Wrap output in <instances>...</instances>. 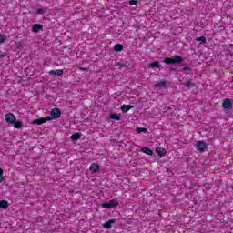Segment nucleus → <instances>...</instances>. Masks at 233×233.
<instances>
[{
  "instance_id": "nucleus-22",
  "label": "nucleus",
  "mask_w": 233,
  "mask_h": 233,
  "mask_svg": "<svg viewBox=\"0 0 233 233\" xmlns=\"http://www.w3.org/2000/svg\"><path fill=\"white\" fill-rule=\"evenodd\" d=\"M195 41H198L199 43H207V37L205 35L200 36V37H196Z\"/></svg>"
},
{
  "instance_id": "nucleus-18",
  "label": "nucleus",
  "mask_w": 233,
  "mask_h": 233,
  "mask_svg": "<svg viewBox=\"0 0 233 233\" xmlns=\"http://www.w3.org/2000/svg\"><path fill=\"white\" fill-rule=\"evenodd\" d=\"M8 201L6 200H1L0 201V208H2L3 210H6V208H8Z\"/></svg>"
},
{
  "instance_id": "nucleus-6",
  "label": "nucleus",
  "mask_w": 233,
  "mask_h": 233,
  "mask_svg": "<svg viewBox=\"0 0 233 233\" xmlns=\"http://www.w3.org/2000/svg\"><path fill=\"white\" fill-rule=\"evenodd\" d=\"M16 117L13 113H7L5 115V121L6 123H9V125H13L15 121H16Z\"/></svg>"
},
{
  "instance_id": "nucleus-9",
  "label": "nucleus",
  "mask_w": 233,
  "mask_h": 233,
  "mask_svg": "<svg viewBox=\"0 0 233 233\" xmlns=\"http://www.w3.org/2000/svg\"><path fill=\"white\" fill-rule=\"evenodd\" d=\"M156 154H157L159 157H165L167 156V149L157 147L156 148Z\"/></svg>"
},
{
  "instance_id": "nucleus-36",
  "label": "nucleus",
  "mask_w": 233,
  "mask_h": 233,
  "mask_svg": "<svg viewBox=\"0 0 233 233\" xmlns=\"http://www.w3.org/2000/svg\"><path fill=\"white\" fill-rule=\"evenodd\" d=\"M232 47H233V45H232V44H230V45H229V48H232Z\"/></svg>"
},
{
  "instance_id": "nucleus-27",
  "label": "nucleus",
  "mask_w": 233,
  "mask_h": 233,
  "mask_svg": "<svg viewBox=\"0 0 233 233\" xmlns=\"http://www.w3.org/2000/svg\"><path fill=\"white\" fill-rule=\"evenodd\" d=\"M42 119L44 120V123H46V121H52L54 118L52 116H46V117H42Z\"/></svg>"
},
{
  "instance_id": "nucleus-23",
  "label": "nucleus",
  "mask_w": 233,
  "mask_h": 233,
  "mask_svg": "<svg viewBox=\"0 0 233 233\" xmlns=\"http://www.w3.org/2000/svg\"><path fill=\"white\" fill-rule=\"evenodd\" d=\"M43 123H45V121L43 120V117H42L39 119L33 120L32 125H43Z\"/></svg>"
},
{
  "instance_id": "nucleus-20",
  "label": "nucleus",
  "mask_w": 233,
  "mask_h": 233,
  "mask_svg": "<svg viewBox=\"0 0 233 233\" xmlns=\"http://www.w3.org/2000/svg\"><path fill=\"white\" fill-rule=\"evenodd\" d=\"M13 127H15V128L19 129L23 127V122L21 121H14V123L12 124Z\"/></svg>"
},
{
  "instance_id": "nucleus-15",
  "label": "nucleus",
  "mask_w": 233,
  "mask_h": 233,
  "mask_svg": "<svg viewBox=\"0 0 233 233\" xmlns=\"http://www.w3.org/2000/svg\"><path fill=\"white\" fill-rule=\"evenodd\" d=\"M147 68H161V64H159L158 61H155V62L149 63L147 65Z\"/></svg>"
},
{
  "instance_id": "nucleus-19",
  "label": "nucleus",
  "mask_w": 233,
  "mask_h": 233,
  "mask_svg": "<svg viewBox=\"0 0 233 233\" xmlns=\"http://www.w3.org/2000/svg\"><path fill=\"white\" fill-rule=\"evenodd\" d=\"M113 50L115 52H122L123 50V46L121 44H116L113 47Z\"/></svg>"
},
{
  "instance_id": "nucleus-5",
  "label": "nucleus",
  "mask_w": 233,
  "mask_h": 233,
  "mask_svg": "<svg viewBox=\"0 0 233 233\" xmlns=\"http://www.w3.org/2000/svg\"><path fill=\"white\" fill-rule=\"evenodd\" d=\"M222 108H224V110H230V108H232V100H230V98L224 99Z\"/></svg>"
},
{
  "instance_id": "nucleus-2",
  "label": "nucleus",
  "mask_w": 233,
  "mask_h": 233,
  "mask_svg": "<svg viewBox=\"0 0 233 233\" xmlns=\"http://www.w3.org/2000/svg\"><path fill=\"white\" fill-rule=\"evenodd\" d=\"M102 208H116V207H119L118 199H111L108 202H104L101 204Z\"/></svg>"
},
{
  "instance_id": "nucleus-12",
  "label": "nucleus",
  "mask_w": 233,
  "mask_h": 233,
  "mask_svg": "<svg viewBox=\"0 0 233 233\" xmlns=\"http://www.w3.org/2000/svg\"><path fill=\"white\" fill-rule=\"evenodd\" d=\"M32 30H33L34 34H37V32H39L40 30H43V25L35 24L32 26Z\"/></svg>"
},
{
  "instance_id": "nucleus-14",
  "label": "nucleus",
  "mask_w": 233,
  "mask_h": 233,
  "mask_svg": "<svg viewBox=\"0 0 233 233\" xmlns=\"http://www.w3.org/2000/svg\"><path fill=\"white\" fill-rule=\"evenodd\" d=\"M109 119H113L114 121H121V116L117 113H111L109 115Z\"/></svg>"
},
{
  "instance_id": "nucleus-30",
  "label": "nucleus",
  "mask_w": 233,
  "mask_h": 233,
  "mask_svg": "<svg viewBox=\"0 0 233 233\" xmlns=\"http://www.w3.org/2000/svg\"><path fill=\"white\" fill-rule=\"evenodd\" d=\"M17 49H18V50H23V43L18 42V44H17Z\"/></svg>"
},
{
  "instance_id": "nucleus-32",
  "label": "nucleus",
  "mask_w": 233,
  "mask_h": 233,
  "mask_svg": "<svg viewBox=\"0 0 233 233\" xmlns=\"http://www.w3.org/2000/svg\"><path fill=\"white\" fill-rule=\"evenodd\" d=\"M117 66H120V68H125V67H127V65L122 64V63H117Z\"/></svg>"
},
{
  "instance_id": "nucleus-24",
  "label": "nucleus",
  "mask_w": 233,
  "mask_h": 233,
  "mask_svg": "<svg viewBox=\"0 0 233 233\" xmlns=\"http://www.w3.org/2000/svg\"><path fill=\"white\" fill-rule=\"evenodd\" d=\"M47 10H48V7H46V8H39V9H37L36 14H38V15H43V14H45L46 12H47Z\"/></svg>"
},
{
  "instance_id": "nucleus-3",
  "label": "nucleus",
  "mask_w": 233,
  "mask_h": 233,
  "mask_svg": "<svg viewBox=\"0 0 233 233\" xmlns=\"http://www.w3.org/2000/svg\"><path fill=\"white\" fill-rule=\"evenodd\" d=\"M196 148L198 152H205L208 148V145L205 141H198L196 144Z\"/></svg>"
},
{
  "instance_id": "nucleus-28",
  "label": "nucleus",
  "mask_w": 233,
  "mask_h": 233,
  "mask_svg": "<svg viewBox=\"0 0 233 233\" xmlns=\"http://www.w3.org/2000/svg\"><path fill=\"white\" fill-rule=\"evenodd\" d=\"M138 1L137 0H129L128 5L129 6H134L135 5H137Z\"/></svg>"
},
{
  "instance_id": "nucleus-4",
  "label": "nucleus",
  "mask_w": 233,
  "mask_h": 233,
  "mask_svg": "<svg viewBox=\"0 0 233 233\" xmlns=\"http://www.w3.org/2000/svg\"><path fill=\"white\" fill-rule=\"evenodd\" d=\"M50 114L54 119H59L61 117V109L55 107L51 110Z\"/></svg>"
},
{
  "instance_id": "nucleus-11",
  "label": "nucleus",
  "mask_w": 233,
  "mask_h": 233,
  "mask_svg": "<svg viewBox=\"0 0 233 233\" xmlns=\"http://www.w3.org/2000/svg\"><path fill=\"white\" fill-rule=\"evenodd\" d=\"M141 152H143L144 154H147V156H154V151L150 149V147H143L141 148Z\"/></svg>"
},
{
  "instance_id": "nucleus-1",
  "label": "nucleus",
  "mask_w": 233,
  "mask_h": 233,
  "mask_svg": "<svg viewBox=\"0 0 233 233\" xmlns=\"http://www.w3.org/2000/svg\"><path fill=\"white\" fill-rule=\"evenodd\" d=\"M185 58L177 55L172 56L171 57H166L164 59L165 65H183Z\"/></svg>"
},
{
  "instance_id": "nucleus-26",
  "label": "nucleus",
  "mask_w": 233,
  "mask_h": 233,
  "mask_svg": "<svg viewBox=\"0 0 233 233\" xmlns=\"http://www.w3.org/2000/svg\"><path fill=\"white\" fill-rule=\"evenodd\" d=\"M3 174H5V170L0 167V183H3V181H5V176H3Z\"/></svg>"
},
{
  "instance_id": "nucleus-34",
  "label": "nucleus",
  "mask_w": 233,
  "mask_h": 233,
  "mask_svg": "<svg viewBox=\"0 0 233 233\" xmlns=\"http://www.w3.org/2000/svg\"><path fill=\"white\" fill-rule=\"evenodd\" d=\"M170 71L171 72H177V69L174 68V67H170Z\"/></svg>"
},
{
  "instance_id": "nucleus-35",
  "label": "nucleus",
  "mask_w": 233,
  "mask_h": 233,
  "mask_svg": "<svg viewBox=\"0 0 233 233\" xmlns=\"http://www.w3.org/2000/svg\"><path fill=\"white\" fill-rule=\"evenodd\" d=\"M3 57H6V55H5V54H0V58L3 59Z\"/></svg>"
},
{
  "instance_id": "nucleus-21",
  "label": "nucleus",
  "mask_w": 233,
  "mask_h": 233,
  "mask_svg": "<svg viewBox=\"0 0 233 233\" xmlns=\"http://www.w3.org/2000/svg\"><path fill=\"white\" fill-rule=\"evenodd\" d=\"M185 86H187V88L190 89V88H194V86H196V84L192 81H187L185 83Z\"/></svg>"
},
{
  "instance_id": "nucleus-33",
  "label": "nucleus",
  "mask_w": 233,
  "mask_h": 233,
  "mask_svg": "<svg viewBox=\"0 0 233 233\" xmlns=\"http://www.w3.org/2000/svg\"><path fill=\"white\" fill-rule=\"evenodd\" d=\"M5 35H0V43H5Z\"/></svg>"
},
{
  "instance_id": "nucleus-8",
  "label": "nucleus",
  "mask_w": 233,
  "mask_h": 233,
  "mask_svg": "<svg viewBox=\"0 0 233 233\" xmlns=\"http://www.w3.org/2000/svg\"><path fill=\"white\" fill-rule=\"evenodd\" d=\"M117 219L113 218L108 220L107 222L103 224V228H106L107 230H110V228H112V225H114V223H116Z\"/></svg>"
},
{
  "instance_id": "nucleus-13",
  "label": "nucleus",
  "mask_w": 233,
  "mask_h": 233,
  "mask_svg": "<svg viewBox=\"0 0 233 233\" xmlns=\"http://www.w3.org/2000/svg\"><path fill=\"white\" fill-rule=\"evenodd\" d=\"M134 108L133 105H123L121 106V110L124 114H127L129 110H132Z\"/></svg>"
},
{
  "instance_id": "nucleus-31",
  "label": "nucleus",
  "mask_w": 233,
  "mask_h": 233,
  "mask_svg": "<svg viewBox=\"0 0 233 233\" xmlns=\"http://www.w3.org/2000/svg\"><path fill=\"white\" fill-rule=\"evenodd\" d=\"M80 70L82 72H88V70H90V67H80Z\"/></svg>"
},
{
  "instance_id": "nucleus-16",
  "label": "nucleus",
  "mask_w": 233,
  "mask_h": 233,
  "mask_svg": "<svg viewBox=\"0 0 233 233\" xmlns=\"http://www.w3.org/2000/svg\"><path fill=\"white\" fill-rule=\"evenodd\" d=\"M167 83H168L167 80H162L155 84V86H158V88H167Z\"/></svg>"
},
{
  "instance_id": "nucleus-17",
  "label": "nucleus",
  "mask_w": 233,
  "mask_h": 233,
  "mask_svg": "<svg viewBox=\"0 0 233 233\" xmlns=\"http://www.w3.org/2000/svg\"><path fill=\"white\" fill-rule=\"evenodd\" d=\"M79 139H81V133L76 132L71 136V141H79Z\"/></svg>"
},
{
  "instance_id": "nucleus-25",
  "label": "nucleus",
  "mask_w": 233,
  "mask_h": 233,
  "mask_svg": "<svg viewBox=\"0 0 233 233\" xmlns=\"http://www.w3.org/2000/svg\"><path fill=\"white\" fill-rule=\"evenodd\" d=\"M137 134H141L142 132H143L144 134H147V129L146 127H137Z\"/></svg>"
},
{
  "instance_id": "nucleus-37",
  "label": "nucleus",
  "mask_w": 233,
  "mask_h": 233,
  "mask_svg": "<svg viewBox=\"0 0 233 233\" xmlns=\"http://www.w3.org/2000/svg\"><path fill=\"white\" fill-rule=\"evenodd\" d=\"M232 190H233V187H232Z\"/></svg>"
},
{
  "instance_id": "nucleus-7",
  "label": "nucleus",
  "mask_w": 233,
  "mask_h": 233,
  "mask_svg": "<svg viewBox=\"0 0 233 233\" xmlns=\"http://www.w3.org/2000/svg\"><path fill=\"white\" fill-rule=\"evenodd\" d=\"M89 170L92 174H97V172H100L101 167H99V164L92 163L89 167Z\"/></svg>"
},
{
  "instance_id": "nucleus-10",
  "label": "nucleus",
  "mask_w": 233,
  "mask_h": 233,
  "mask_svg": "<svg viewBox=\"0 0 233 233\" xmlns=\"http://www.w3.org/2000/svg\"><path fill=\"white\" fill-rule=\"evenodd\" d=\"M63 74H65V71H63V69H56V70L49 71L50 76H59V77H61V76H63Z\"/></svg>"
},
{
  "instance_id": "nucleus-29",
  "label": "nucleus",
  "mask_w": 233,
  "mask_h": 233,
  "mask_svg": "<svg viewBox=\"0 0 233 233\" xmlns=\"http://www.w3.org/2000/svg\"><path fill=\"white\" fill-rule=\"evenodd\" d=\"M191 70H192V67L186 66V67L180 69V72H191Z\"/></svg>"
}]
</instances>
